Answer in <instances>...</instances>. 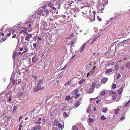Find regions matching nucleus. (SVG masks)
<instances>
[{
    "instance_id": "obj_1",
    "label": "nucleus",
    "mask_w": 130,
    "mask_h": 130,
    "mask_svg": "<svg viewBox=\"0 0 130 130\" xmlns=\"http://www.w3.org/2000/svg\"><path fill=\"white\" fill-rule=\"evenodd\" d=\"M88 87L87 89V91L88 93H92L94 91V89L91 87V85L90 84H88Z\"/></svg>"
},
{
    "instance_id": "obj_2",
    "label": "nucleus",
    "mask_w": 130,
    "mask_h": 130,
    "mask_svg": "<svg viewBox=\"0 0 130 130\" xmlns=\"http://www.w3.org/2000/svg\"><path fill=\"white\" fill-rule=\"evenodd\" d=\"M54 5V1H50V3L48 4V6L50 7V8H52L53 10H56V8L53 7Z\"/></svg>"
},
{
    "instance_id": "obj_3",
    "label": "nucleus",
    "mask_w": 130,
    "mask_h": 130,
    "mask_svg": "<svg viewBox=\"0 0 130 130\" xmlns=\"http://www.w3.org/2000/svg\"><path fill=\"white\" fill-rule=\"evenodd\" d=\"M92 63L91 62H90L89 64H87L86 65V68L88 70H91L95 66H93Z\"/></svg>"
},
{
    "instance_id": "obj_4",
    "label": "nucleus",
    "mask_w": 130,
    "mask_h": 130,
    "mask_svg": "<svg viewBox=\"0 0 130 130\" xmlns=\"http://www.w3.org/2000/svg\"><path fill=\"white\" fill-rule=\"evenodd\" d=\"M32 37V35L31 34H29L28 33V35L25 38V40L27 41H29V39L31 38Z\"/></svg>"
},
{
    "instance_id": "obj_5",
    "label": "nucleus",
    "mask_w": 130,
    "mask_h": 130,
    "mask_svg": "<svg viewBox=\"0 0 130 130\" xmlns=\"http://www.w3.org/2000/svg\"><path fill=\"white\" fill-rule=\"evenodd\" d=\"M41 127L39 125H37L32 127L31 130H38L41 129Z\"/></svg>"
},
{
    "instance_id": "obj_6",
    "label": "nucleus",
    "mask_w": 130,
    "mask_h": 130,
    "mask_svg": "<svg viewBox=\"0 0 130 130\" xmlns=\"http://www.w3.org/2000/svg\"><path fill=\"white\" fill-rule=\"evenodd\" d=\"M96 67H94L92 69V70L89 71V72L87 73V77H88L89 75L92 74L94 72V70L95 69Z\"/></svg>"
},
{
    "instance_id": "obj_7",
    "label": "nucleus",
    "mask_w": 130,
    "mask_h": 130,
    "mask_svg": "<svg viewBox=\"0 0 130 130\" xmlns=\"http://www.w3.org/2000/svg\"><path fill=\"white\" fill-rule=\"evenodd\" d=\"M103 6V7H99V9L98 10V12L100 13L101 12L103 13V11L104 9V6L103 5V6H102V7Z\"/></svg>"
},
{
    "instance_id": "obj_8",
    "label": "nucleus",
    "mask_w": 130,
    "mask_h": 130,
    "mask_svg": "<svg viewBox=\"0 0 130 130\" xmlns=\"http://www.w3.org/2000/svg\"><path fill=\"white\" fill-rule=\"evenodd\" d=\"M43 10H40L38 11L37 14L39 15H45V14L43 13Z\"/></svg>"
},
{
    "instance_id": "obj_9",
    "label": "nucleus",
    "mask_w": 130,
    "mask_h": 130,
    "mask_svg": "<svg viewBox=\"0 0 130 130\" xmlns=\"http://www.w3.org/2000/svg\"><path fill=\"white\" fill-rule=\"evenodd\" d=\"M43 83V80L42 79H40L39 82L37 86V87H39L40 89L41 88V85Z\"/></svg>"
},
{
    "instance_id": "obj_10",
    "label": "nucleus",
    "mask_w": 130,
    "mask_h": 130,
    "mask_svg": "<svg viewBox=\"0 0 130 130\" xmlns=\"http://www.w3.org/2000/svg\"><path fill=\"white\" fill-rule=\"evenodd\" d=\"M108 79L106 78H104L101 80V82L103 84H105L107 81Z\"/></svg>"
},
{
    "instance_id": "obj_11",
    "label": "nucleus",
    "mask_w": 130,
    "mask_h": 130,
    "mask_svg": "<svg viewBox=\"0 0 130 130\" xmlns=\"http://www.w3.org/2000/svg\"><path fill=\"white\" fill-rule=\"evenodd\" d=\"M38 60V59L35 56H34L32 58V61L33 63H36L37 62Z\"/></svg>"
},
{
    "instance_id": "obj_12",
    "label": "nucleus",
    "mask_w": 130,
    "mask_h": 130,
    "mask_svg": "<svg viewBox=\"0 0 130 130\" xmlns=\"http://www.w3.org/2000/svg\"><path fill=\"white\" fill-rule=\"evenodd\" d=\"M112 68L109 69H106L105 70V72L107 73H108L112 72Z\"/></svg>"
},
{
    "instance_id": "obj_13",
    "label": "nucleus",
    "mask_w": 130,
    "mask_h": 130,
    "mask_svg": "<svg viewBox=\"0 0 130 130\" xmlns=\"http://www.w3.org/2000/svg\"><path fill=\"white\" fill-rule=\"evenodd\" d=\"M43 11L45 12L46 14L48 15L49 14V11L48 9L46 8H45L43 9Z\"/></svg>"
},
{
    "instance_id": "obj_14",
    "label": "nucleus",
    "mask_w": 130,
    "mask_h": 130,
    "mask_svg": "<svg viewBox=\"0 0 130 130\" xmlns=\"http://www.w3.org/2000/svg\"><path fill=\"white\" fill-rule=\"evenodd\" d=\"M80 103L79 101H77L75 103L74 106L76 108L77 107L80 105Z\"/></svg>"
},
{
    "instance_id": "obj_15",
    "label": "nucleus",
    "mask_w": 130,
    "mask_h": 130,
    "mask_svg": "<svg viewBox=\"0 0 130 130\" xmlns=\"http://www.w3.org/2000/svg\"><path fill=\"white\" fill-rule=\"evenodd\" d=\"M114 64L115 62L114 61L110 62H109L107 63V64L106 66V67H107V66H109L110 65H114Z\"/></svg>"
},
{
    "instance_id": "obj_16",
    "label": "nucleus",
    "mask_w": 130,
    "mask_h": 130,
    "mask_svg": "<svg viewBox=\"0 0 130 130\" xmlns=\"http://www.w3.org/2000/svg\"><path fill=\"white\" fill-rule=\"evenodd\" d=\"M26 28H25V30H21L20 32L21 33H26L27 35H28V33L27 32L26 29Z\"/></svg>"
},
{
    "instance_id": "obj_17",
    "label": "nucleus",
    "mask_w": 130,
    "mask_h": 130,
    "mask_svg": "<svg viewBox=\"0 0 130 130\" xmlns=\"http://www.w3.org/2000/svg\"><path fill=\"white\" fill-rule=\"evenodd\" d=\"M85 81V79H81L79 80L78 82V84L79 85H81Z\"/></svg>"
},
{
    "instance_id": "obj_18",
    "label": "nucleus",
    "mask_w": 130,
    "mask_h": 130,
    "mask_svg": "<svg viewBox=\"0 0 130 130\" xmlns=\"http://www.w3.org/2000/svg\"><path fill=\"white\" fill-rule=\"evenodd\" d=\"M93 19H92H92H91L90 18V21H94L95 20V16L96 14V12H95V11H93Z\"/></svg>"
},
{
    "instance_id": "obj_19",
    "label": "nucleus",
    "mask_w": 130,
    "mask_h": 130,
    "mask_svg": "<svg viewBox=\"0 0 130 130\" xmlns=\"http://www.w3.org/2000/svg\"><path fill=\"white\" fill-rule=\"evenodd\" d=\"M123 90V88H120L118 91V93L119 94H120L122 93Z\"/></svg>"
},
{
    "instance_id": "obj_20",
    "label": "nucleus",
    "mask_w": 130,
    "mask_h": 130,
    "mask_svg": "<svg viewBox=\"0 0 130 130\" xmlns=\"http://www.w3.org/2000/svg\"><path fill=\"white\" fill-rule=\"evenodd\" d=\"M78 89L77 88H76L73 92L72 93L74 94H76L78 93Z\"/></svg>"
},
{
    "instance_id": "obj_21",
    "label": "nucleus",
    "mask_w": 130,
    "mask_h": 130,
    "mask_svg": "<svg viewBox=\"0 0 130 130\" xmlns=\"http://www.w3.org/2000/svg\"><path fill=\"white\" fill-rule=\"evenodd\" d=\"M86 44H85L81 46L80 48V49H81L80 52H82L84 50L86 46Z\"/></svg>"
},
{
    "instance_id": "obj_22",
    "label": "nucleus",
    "mask_w": 130,
    "mask_h": 130,
    "mask_svg": "<svg viewBox=\"0 0 130 130\" xmlns=\"http://www.w3.org/2000/svg\"><path fill=\"white\" fill-rule=\"evenodd\" d=\"M40 89H39V87H37V88H35L34 90V92H38L39 90H40Z\"/></svg>"
},
{
    "instance_id": "obj_23",
    "label": "nucleus",
    "mask_w": 130,
    "mask_h": 130,
    "mask_svg": "<svg viewBox=\"0 0 130 130\" xmlns=\"http://www.w3.org/2000/svg\"><path fill=\"white\" fill-rule=\"evenodd\" d=\"M57 126H58V128H63V126L61 123H58V124Z\"/></svg>"
},
{
    "instance_id": "obj_24",
    "label": "nucleus",
    "mask_w": 130,
    "mask_h": 130,
    "mask_svg": "<svg viewBox=\"0 0 130 130\" xmlns=\"http://www.w3.org/2000/svg\"><path fill=\"white\" fill-rule=\"evenodd\" d=\"M71 80H70L67 83H66L64 84V86H68L69 85H71Z\"/></svg>"
},
{
    "instance_id": "obj_25",
    "label": "nucleus",
    "mask_w": 130,
    "mask_h": 130,
    "mask_svg": "<svg viewBox=\"0 0 130 130\" xmlns=\"http://www.w3.org/2000/svg\"><path fill=\"white\" fill-rule=\"evenodd\" d=\"M54 126H56L57 125H58V121H57L56 120H55L54 121Z\"/></svg>"
},
{
    "instance_id": "obj_26",
    "label": "nucleus",
    "mask_w": 130,
    "mask_h": 130,
    "mask_svg": "<svg viewBox=\"0 0 130 130\" xmlns=\"http://www.w3.org/2000/svg\"><path fill=\"white\" fill-rule=\"evenodd\" d=\"M120 111L119 109H116L115 110V113L116 115L118 114Z\"/></svg>"
},
{
    "instance_id": "obj_27",
    "label": "nucleus",
    "mask_w": 130,
    "mask_h": 130,
    "mask_svg": "<svg viewBox=\"0 0 130 130\" xmlns=\"http://www.w3.org/2000/svg\"><path fill=\"white\" fill-rule=\"evenodd\" d=\"M130 102V100H129L126 103L124 106L125 107H126L128 106L129 105V103Z\"/></svg>"
},
{
    "instance_id": "obj_28",
    "label": "nucleus",
    "mask_w": 130,
    "mask_h": 130,
    "mask_svg": "<svg viewBox=\"0 0 130 130\" xmlns=\"http://www.w3.org/2000/svg\"><path fill=\"white\" fill-rule=\"evenodd\" d=\"M125 66L128 68H130V62H128L125 65Z\"/></svg>"
},
{
    "instance_id": "obj_29",
    "label": "nucleus",
    "mask_w": 130,
    "mask_h": 130,
    "mask_svg": "<svg viewBox=\"0 0 130 130\" xmlns=\"http://www.w3.org/2000/svg\"><path fill=\"white\" fill-rule=\"evenodd\" d=\"M96 83L95 82H93V83L92 85H91V87L92 88H93V89H94L95 85H96Z\"/></svg>"
},
{
    "instance_id": "obj_30",
    "label": "nucleus",
    "mask_w": 130,
    "mask_h": 130,
    "mask_svg": "<svg viewBox=\"0 0 130 130\" xmlns=\"http://www.w3.org/2000/svg\"><path fill=\"white\" fill-rule=\"evenodd\" d=\"M102 110L103 112L104 113H105L106 112L107 110V108L106 107H104L103 108Z\"/></svg>"
},
{
    "instance_id": "obj_31",
    "label": "nucleus",
    "mask_w": 130,
    "mask_h": 130,
    "mask_svg": "<svg viewBox=\"0 0 130 130\" xmlns=\"http://www.w3.org/2000/svg\"><path fill=\"white\" fill-rule=\"evenodd\" d=\"M23 49L24 51L23 52V53H25L28 51V50L26 47H24Z\"/></svg>"
},
{
    "instance_id": "obj_32",
    "label": "nucleus",
    "mask_w": 130,
    "mask_h": 130,
    "mask_svg": "<svg viewBox=\"0 0 130 130\" xmlns=\"http://www.w3.org/2000/svg\"><path fill=\"white\" fill-rule=\"evenodd\" d=\"M106 93V92L104 91H102L100 92V94L102 96L104 95Z\"/></svg>"
},
{
    "instance_id": "obj_33",
    "label": "nucleus",
    "mask_w": 130,
    "mask_h": 130,
    "mask_svg": "<svg viewBox=\"0 0 130 130\" xmlns=\"http://www.w3.org/2000/svg\"><path fill=\"white\" fill-rule=\"evenodd\" d=\"M63 116L64 117L67 118L68 116V114L66 112H64L63 113Z\"/></svg>"
},
{
    "instance_id": "obj_34",
    "label": "nucleus",
    "mask_w": 130,
    "mask_h": 130,
    "mask_svg": "<svg viewBox=\"0 0 130 130\" xmlns=\"http://www.w3.org/2000/svg\"><path fill=\"white\" fill-rule=\"evenodd\" d=\"M17 54V53L16 52H14L13 53V59H15V57L16 56Z\"/></svg>"
},
{
    "instance_id": "obj_35",
    "label": "nucleus",
    "mask_w": 130,
    "mask_h": 130,
    "mask_svg": "<svg viewBox=\"0 0 130 130\" xmlns=\"http://www.w3.org/2000/svg\"><path fill=\"white\" fill-rule=\"evenodd\" d=\"M115 68L116 70L117 71L119 69V66L118 65H116L115 66Z\"/></svg>"
},
{
    "instance_id": "obj_36",
    "label": "nucleus",
    "mask_w": 130,
    "mask_h": 130,
    "mask_svg": "<svg viewBox=\"0 0 130 130\" xmlns=\"http://www.w3.org/2000/svg\"><path fill=\"white\" fill-rule=\"evenodd\" d=\"M96 40V38H93L91 41V44L93 43Z\"/></svg>"
},
{
    "instance_id": "obj_37",
    "label": "nucleus",
    "mask_w": 130,
    "mask_h": 130,
    "mask_svg": "<svg viewBox=\"0 0 130 130\" xmlns=\"http://www.w3.org/2000/svg\"><path fill=\"white\" fill-rule=\"evenodd\" d=\"M70 95L67 96L65 98V100H68L70 99Z\"/></svg>"
},
{
    "instance_id": "obj_38",
    "label": "nucleus",
    "mask_w": 130,
    "mask_h": 130,
    "mask_svg": "<svg viewBox=\"0 0 130 130\" xmlns=\"http://www.w3.org/2000/svg\"><path fill=\"white\" fill-rule=\"evenodd\" d=\"M106 118H105L104 116H102L101 117V120H104L106 119Z\"/></svg>"
},
{
    "instance_id": "obj_39",
    "label": "nucleus",
    "mask_w": 130,
    "mask_h": 130,
    "mask_svg": "<svg viewBox=\"0 0 130 130\" xmlns=\"http://www.w3.org/2000/svg\"><path fill=\"white\" fill-rule=\"evenodd\" d=\"M89 121L90 123H92L93 121V119L91 118H90L89 119Z\"/></svg>"
},
{
    "instance_id": "obj_40",
    "label": "nucleus",
    "mask_w": 130,
    "mask_h": 130,
    "mask_svg": "<svg viewBox=\"0 0 130 130\" xmlns=\"http://www.w3.org/2000/svg\"><path fill=\"white\" fill-rule=\"evenodd\" d=\"M74 42L73 41H72L70 42V44L71 46H73L74 44Z\"/></svg>"
},
{
    "instance_id": "obj_41",
    "label": "nucleus",
    "mask_w": 130,
    "mask_h": 130,
    "mask_svg": "<svg viewBox=\"0 0 130 130\" xmlns=\"http://www.w3.org/2000/svg\"><path fill=\"white\" fill-rule=\"evenodd\" d=\"M110 94H116V93L113 91H111L110 92Z\"/></svg>"
},
{
    "instance_id": "obj_42",
    "label": "nucleus",
    "mask_w": 130,
    "mask_h": 130,
    "mask_svg": "<svg viewBox=\"0 0 130 130\" xmlns=\"http://www.w3.org/2000/svg\"><path fill=\"white\" fill-rule=\"evenodd\" d=\"M97 18L99 21H101L102 20L98 16L97 17Z\"/></svg>"
},
{
    "instance_id": "obj_43",
    "label": "nucleus",
    "mask_w": 130,
    "mask_h": 130,
    "mask_svg": "<svg viewBox=\"0 0 130 130\" xmlns=\"http://www.w3.org/2000/svg\"><path fill=\"white\" fill-rule=\"evenodd\" d=\"M116 87V85L115 84H113L112 85V88L113 89H115Z\"/></svg>"
},
{
    "instance_id": "obj_44",
    "label": "nucleus",
    "mask_w": 130,
    "mask_h": 130,
    "mask_svg": "<svg viewBox=\"0 0 130 130\" xmlns=\"http://www.w3.org/2000/svg\"><path fill=\"white\" fill-rule=\"evenodd\" d=\"M79 96V94H76V95L75 96L74 98L75 99L77 98Z\"/></svg>"
},
{
    "instance_id": "obj_45",
    "label": "nucleus",
    "mask_w": 130,
    "mask_h": 130,
    "mask_svg": "<svg viewBox=\"0 0 130 130\" xmlns=\"http://www.w3.org/2000/svg\"><path fill=\"white\" fill-rule=\"evenodd\" d=\"M100 86V84L99 83L98 84H97L96 85V88H99Z\"/></svg>"
},
{
    "instance_id": "obj_46",
    "label": "nucleus",
    "mask_w": 130,
    "mask_h": 130,
    "mask_svg": "<svg viewBox=\"0 0 130 130\" xmlns=\"http://www.w3.org/2000/svg\"><path fill=\"white\" fill-rule=\"evenodd\" d=\"M11 34V32H9L7 34L6 36L7 37H10Z\"/></svg>"
},
{
    "instance_id": "obj_47",
    "label": "nucleus",
    "mask_w": 130,
    "mask_h": 130,
    "mask_svg": "<svg viewBox=\"0 0 130 130\" xmlns=\"http://www.w3.org/2000/svg\"><path fill=\"white\" fill-rule=\"evenodd\" d=\"M125 119V117L124 116H122L120 118V120L122 121L124 120Z\"/></svg>"
},
{
    "instance_id": "obj_48",
    "label": "nucleus",
    "mask_w": 130,
    "mask_h": 130,
    "mask_svg": "<svg viewBox=\"0 0 130 130\" xmlns=\"http://www.w3.org/2000/svg\"><path fill=\"white\" fill-rule=\"evenodd\" d=\"M73 130H78V128L76 126H74L73 127Z\"/></svg>"
},
{
    "instance_id": "obj_49",
    "label": "nucleus",
    "mask_w": 130,
    "mask_h": 130,
    "mask_svg": "<svg viewBox=\"0 0 130 130\" xmlns=\"http://www.w3.org/2000/svg\"><path fill=\"white\" fill-rule=\"evenodd\" d=\"M67 66V65L66 64L64 67L63 68H62L61 69V70H63L65 69L66 68Z\"/></svg>"
},
{
    "instance_id": "obj_50",
    "label": "nucleus",
    "mask_w": 130,
    "mask_h": 130,
    "mask_svg": "<svg viewBox=\"0 0 130 130\" xmlns=\"http://www.w3.org/2000/svg\"><path fill=\"white\" fill-rule=\"evenodd\" d=\"M91 111V110L89 108L87 110V112L88 113H90Z\"/></svg>"
},
{
    "instance_id": "obj_51",
    "label": "nucleus",
    "mask_w": 130,
    "mask_h": 130,
    "mask_svg": "<svg viewBox=\"0 0 130 130\" xmlns=\"http://www.w3.org/2000/svg\"><path fill=\"white\" fill-rule=\"evenodd\" d=\"M33 47H34V49L37 46L36 43H35L33 45Z\"/></svg>"
},
{
    "instance_id": "obj_52",
    "label": "nucleus",
    "mask_w": 130,
    "mask_h": 130,
    "mask_svg": "<svg viewBox=\"0 0 130 130\" xmlns=\"http://www.w3.org/2000/svg\"><path fill=\"white\" fill-rule=\"evenodd\" d=\"M17 109V107L16 106H14V109L13 112H14V111H15V110Z\"/></svg>"
},
{
    "instance_id": "obj_53",
    "label": "nucleus",
    "mask_w": 130,
    "mask_h": 130,
    "mask_svg": "<svg viewBox=\"0 0 130 130\" xmlns=\"http://www.w3.org/2000/svg\"><path fill=\"white\" fill-rule=\"evenodd\" d=\"M16 34H14V35L12 36V38H15L16 37Z\"/></svg>"
},
{
    "instance_id": "obj_54",
    "label": "nucleus",
    "mask_w": 130,
    "mask_h": 130,
    "mask_svg": "<svg viewBox=\"0 0 130 130\" xmlns=\"http://www.w3.org/2000/svg\"><path fill=\"white\" fill-rule=\"evenodd\" d=\"M10 32L11 33V34H12L13 35H14V34H16L17 33V32H15V34L14 33L15 32L14 31H11Z\"/></svg>"
},
{
    "instance_id": "obj_55",
    "label": "nucleus",
    "mask_w": 130,
    "mask_h": 130,
    "mask_svg": "<svg viewBox=\"0 0 130 130\" xmlns=\"http://www.w3.org/2000/svg\"><path fill=\"white\" fill-rule=\"evenodd\" d=\"M19 49L20 51H21L23 50V47H20Z\"/></svg>"
},
{
    "instance_id": "obj_56",
    "label": "nucleus",
    "mask_w": 130,
    "mask_h": 130,
    "mask_svg": "<svg viewBox=\"0 0 130 130\" xmlns=\"http://www.w3.org/2000/svg\"><path fill=\"white\" fill-rule=\"evenodd\" d=\"M23 53H23V52L22 53L21 52H19L18 53L17 55H21Z\"/></svg>"
},
{
    "instance_id": "obj_57",
    "label": "nucleus",
    "mask_w": 130,
    "mask_h": 130,
    "mask_svg": "<svg viewBox=\"0 0 130 130\" xmlns=\"http://www.w3.org/2000/svg\"><path fill=\"white\" fill-rule=\"evenodd\" d=\"M33 78H34L35 79H36L37 78V76H34L33 75L32 76Z\"/></svg>"
},
{
    "instance_id": "obj_58",
    "label": "nucleus",
    "mask_w": 130,
    "mask_h": 130,
    "mask_svg": "<svg viewBox=\"0 0 130 130\" xmlns=\"http://www.w3.org/2000/svg\"><path fill=\"white\" fill-rule=\"evenodd\" d=\"M11 95H10L9 96V98H8V101H9V102L10 101H11Z\"/></svg>"
},
{
    "instance_id": "obj_59",
    "label": "nucleus",
    "mask_w": 130,
    "mask_h": 130,
    "mask_svg": "<svg viewBox=\"0 0 130 130\" xmlns=\"http://www.w3.org/2000/svg\"><path fill=\"white\" fill-rule=\"evenodd\" d=\"M23 118V117L22 116H21L19 118V122H20V120L22 119Z\"/></svg>"
},
{
    "instance_id": "obj_60",
    "label": "nucleus",
    "mask_w": 130,
    "mask_h": 130,
    "mask_svg": "<svg viewBox=\"0 0 130 130\" xmlns=\"http://www.w3.org/2000/svg\"><path fill=\"white\" fill-rule=\"evenodd\" d=\"M118 75H119V76H118L117 77V78L118 79H119L120 78V76H121V75L120 74H119Z\"/></svg>"
},
{
    "instance_id": "obj_61",
    "label": "nucleus",
    "mask_w": 130,
    "mask_h": 130,
    "mask_svg": "<svg viewBox=\"0 0 130 130\" xmlns=\"http://www.w3.org/2000/svg\"><path fill=\"white\" fill-rule=\"evenodd\" d=\"M11 117H7V119L9 120H10L11 119Z\"/></svg>"
},
{
    "instance_id": "obj_62",
    "label": "nucleus",
    "mask_w": 130,
    "mask_h": 130,
    "mask_svg": "<svg viewBox=\"0 0 130 130\" xmlns=\"http://www.w3.org/2000/svg\"><path fill=\"white\" fill-rule=\"evenodd\" d=\"M31 26L32 25L30 23H29V24L28 25H27V26H28L29 28H30Z\"/></svg>"
},
{
    "instance_id": "obj_63",
    "label": "nucleus",
    "mask_w": 130,
    "mask_h": 130,
    "mask_svg": "<svg viewBox=\"0 0 130 130\" xmlns=\"http://www.w3.org/2000/svg\"><path fill=\"white\" fill-rule=\"evenodd\" d=\"M47 6H42V8L43 9L45 8Z\"/></svg>"
},
{
    "instance_id": "obj_64",
    "label": "nucleus",
    "mask_w": 130,
    "mask_h": 130,
    "mask_svg": "<svg viewBox=\"0 0 130 130\" xmlns=\"http://www.w3.org/2000/svg\"><path fill=\"white\" fill-rule=\"evenodd\" d=\"M75 56V55H74V56H73L71 58V59H73Z\"/></svg>"
}]
</instances>
